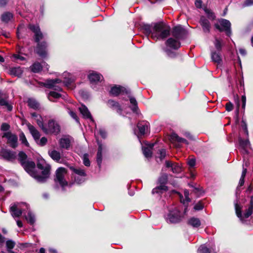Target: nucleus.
Segmentation results:
<instances>
[{
    "mask_svg": "<svg viewBox=\"0 0 253 253\" xmlns=\"http://www.w3.org/2000/svg\"><path fill=\"white\" fill-rule=\"evenodd\" d=\"M31 70L35 73H39L42 71V66L38 62H36L30 66Z\"/></svg>",
    "mask_w": 253,
    "mask_h": 253,
    "instance_id": "27",
    "label": "nucleus"
},
{
    "mask_svg": "<svg viewBox=\"0 0 253 253\" xmlns=\"http://www.w3.org/2000/svg\"><path fill=\"white\" fill-rule=\"evenodd\" d=\"M88 78L91 83H97L102 80L103 77L101 74L92 71L88 75Z\"/></svg>",
    "mask_w": 253,
    "mask_h": 253,
    "instance_id": "19",
    "label": "nucleus"
},
{
    "mask_svg": "<svg viewBox=\"0 0 253 253\" xmlns=\"http://www.w3.org/2000/svg\"><path fill=\"white\" fill-rule=\"evenodd\" d=\"M239 143L240 146L244 149L245 153H247V149L250 148L251 144L248 139L243 140L242 139H239Z\"/></svg>",
    "mask_w": 253,
    "mask_h": 253,
    "instance_id": "29",
    "label": "nucleus"
},
{
    "mask_svg": "<svg viewBox=\"0 0 253 253\" xmlns=\"http://www.w3.org/2000/svg\"><path fill=\"white\" fill-rule=\"evenodd\" d=\"M66 175L67 170L64 168H59L56 171L54 181L56 183H59L63 190L68 185V182L65 179Z\"/></svg>",
    "mask_w": 253,
    "mask_h": 253,
    "instance_id": "6",
    "label": "nucleus"
},
{
    "mask_svg": "<svg viewBox=\"0 0 253 253\" xmlns=\"http://www.w3.org/2000/svg\"><path fill=\"white\" fill-rule=\"evenodd\" d=\"M170 140L172 142L177 141V142H179V143H186V144H188L187 141L186 140H185L184 138H181V137H179L177 135V134H176L175 133H172L170 135Z\"/></svg>",
    "mask_w": 253,
    "mask_h": 253,
    "instance_id": "25",
    "label": "nucleus"
},
{
    "mask_svg": "<svg viewBox=\"0 0 253 253\" xmlns=\"http://www.w3.org/2000/svg\"><path fill=\"white\" fill-rule=\"evenodd\" d=\"M235 210L237 216L243 221L244 219L249 217L253 212V197H251L248 208L245 210L244 214H242L241 208L237 204H235Z\"/></svg>",
    "mask_w": 253,
    "mask_h": 253,
    "instance_id": "5",
    "label": "nucleus"
},
{
    "mask_svg": "<svg viewBox=\"0 0 253 253\" xmlns=\"http://www.w3.org/2000/svg\"><path fill=\"white\" fill-rule=\"evenodd\" d=\"M72 138L69 137L61 138L59 140L60 146L62 148L68 149L70 147Z\"/></svg>",
    "mask_w": 253,
    "mask_h": 253,
    "instance_id": "21",
    "label": "nucleus"
},
{
    "mask_svg": "<svg viewBox=\"0 0 253 253\" xmlns=\"http://www.w3.org/2000/svg\"><path fill=\"white\" fill-rule=\"evenodd\" d=\"M243 171L242 173L241 177H245L246 174L247 173V169L244 168V165H243Z\"/></svg>",
    "mask_w": 253,
    "mask_h": 253,
    "instance_id": "63",
    "label": "nucleus"
},
{
    "mask_svg": "<svg viewBox=\"0 0 253 253\" xmlns=\"http://www.w3.org/2000/svg\"><path fill=\"white\" fill-rule=\"evenodd\" d=\"M215 28L220 32H225L228 36L231 35V23L228 20L221 19L214 24Z\"/></svg>",
    "mask_w": 253,
    "mask_h": 253,
    "instance_id": "9",
    "label": "nucleus"
},
{
    "mask_svg": "<svg viewBox=\"0 0 253 253\" xmlns=\"http://www.w3.org/2000/svg\"><path fill=\"white\" fill-rule=\"evenodd\" d=\"M129 98L130 103L131 105V106L130 107L131 109L132 110V111L133 112H136V111L138 109V106H137V102L136 99H135V98L131 97V96H129Z\"/></svg>",
    "mask_w": 253,
    "mask_h": 253,
    "instance_id": "31",
    "label": "nucleus"
},
{
    "mask_svg": "<svg viewBox=\"0 0 253 253\" xmlns=\"http://www.w3.org/2000/svg\"><path fill=\"white\" fill-rule=\"evenodd\" d=\"M205 12L207 14L208 18L210 19L213 20L215 19V16L214 13L210 9H209L207 8L205 9Z\"/></svg>",
    "mask_w": 253,
    "mask_h": 253,
    "instance_id": "45",
    "label": "nucleus"
},
{
    "mask_svg": "<svg viewBox=\"0 0 253 253\" xmlns=\"http://www.w3.org/2000/svg\"><path fill=\"white\" fill-rule=\"evenodd\" d=\"M200 23L202 27L203 30L205 33H210L211 24L209 21L205 17L201 16Z\"/></svg>",
    "mask_w": 253,
    "mask_h": 253,
    "instance_id": "18",
    "label": "nucleus"
},
{
    "mask_svg": "<svg viewBox=\"0 0 253 253\" xmlns=\"http://www.w3.org/2000/svg\"><path fill=\"white\" fill-rule=\"evenodd\" d=\"M38 141H39L38 144L42 146L45 145L46 144V143L47 142V139L46 137H42L41 138V139L40 140H39Z\"/></svg>",
    "mask_w": 253,
    "mask_h": 253,
    "instance_id": "53",
    "label": "nucleus"
},
{
    "mask_svg": "<svg viewBox=\"0 0 253 253\" xmlns=\"http://www.w3.org/2000/svg\"><path fill=\"white\" fill-rule=\"evenodd\" d=\"M61 96V94L54 91H50L48 95V99L50 101H54L53 99L59 98Z\"/></svg>",
    "mask_w": 253,
    "mask_h": 253,
    "instance_id": "37",
    "label": "nucleus"
},
{
    "mask_svg": "<svg viewBox=\"0 0 253 253\" xmlns=\"http://www.w3.org/2000/svg\"><path fill=\"white\" fill-rule=\"evenodd\" d=\"M22 166L25 170L39 182H45L49 177L50 166L43 160H39L37 163V167L42 170L41 175L39 174L35 170L36 165L33 161L23 162Z\"/></svg>",
    "mask_w": 253,
    "mask_h": 253,
    "instance_id": "1",
    "label": "nucleus"
},
{
    "mask_svg": "<svg viewBox=\"0 0 253 253\" xmlns=\"http://www.w3.org/2000/svg\"><path fill=\"white\" fill-rule=\"evenodd\" d=\"M61 80L58 79L54 80H47L46 81L44 86L49 88L53 89L58 91H61L62 88L58 84L61 83Z\"/></svg>",
    "mask_w": 253,
    "mask_h": 253,
    "instance_id": "11",
    "label": "nucleus"
},
{
    "mask_svg": "<svg viewBox=\"0 0 253 253\" xmlns=\"http://www.w3.org/2000/svg\"><path fill=\"white\" fill-rule=\"evenodd\" d=\"M72 170L77 174L84 177L86 175L85 172L83 169L80 168H72Z\"/></svg>",
    "mask_w": 253,
    "mask_h": 253,
    "instance_id": "40",
    "label": "nucleus"
},
{
    "mask_svg": "<svg viewBox=\"0 0 253 253\" xmlns=\"http://www.w3.org/2000/svg\"><path fill=\"white\" fill-rule=\"evenodd\" d=\"M18 156H19V161H20L21 165H22L23 162L27 161L26 160V158H27V155L24 152H19Z\"/></svg>",
    "mask_w": 253,
    "mask_h": 253,
    "instance_id": "46",
    "label": "nucleus"
},
{
    "mask_svg": "<svg viewBox=\"0 0 253 253\" xmlns=\"http://www.w3.org/2000/svg\"><path fill=\"white\" fill-rule=\"evenodd\" d=\"M158 154L159 158L161 160H162L166 156V150L164 149H160L159 150Z\"/></svg>",
    "mask_w": 253,
    "mask_h": 253,
    "instance_id": "47",
    "label": "nucleus"
},
{
    "mask_svg": "<svg viewBox=\"0 0 253 253\" xmlns=\"http://www.w3.org/2000/svg\"><path fill=\"white\" fill-rule=\"evenodd\" d=\"M42 131L46 134H57L60 131V127L57 122L53 120L48 121L47 125L43 127Z\"/></svg>",
    "mask_w": 253,
    "mask_h": 253,
    "instance_id": "7",
    "label": "nucleus"
},
{
    "mask_svg": "<svg viewBox=\"0 0 253 253\" xmlns=\"http://www.w3.org/2000/svg\"><path fill=\"white\" fill-rule=\"evenodd\" d=\"M253 4V0H246L244 4L245 6H250Z\"/></svg>",
    "mask_w": 253,
    "mask_h": 253,
    "instance_id": "60",
    "label": "nucleus"
},
{
    "mask_svg": "<svg viewBox=\"0 0 253 253\" xmlns=\"http://www.w3.org/2000/svg\"><path fill=\"white\" fill-rule=\"evenodd\" d=\"M27 102L28 106L30 108H33L34 109H37L39 107V104L34 99L29 98Z\"/></svg>",
    "mask_w": 253,
    "mask_h": 253,
    "instance_id": "32",
    "label": "nucleus"
},
{
    "mask_svg": "<svg viewBox=\"0 0 253 253\" xmlns=\"http://www.w3.org/2000/svg\"><path fill=\"white\" fill-rule=\"evenodd\" d=\"M69 77L68 78H65V80L64 81V84L68 87L75 80L74 77H73L71 75L69 74Z\"/></svg>",
    "mask_w": 253,
    "mask_h": 253,
    "instance_id": "41",
    "label": "nucleus"
},
{
    "mask_svg": "<svg viewBox=\"0 0 253 253\" xmlns=\"http://www.w3.org/2000/svg\"><path fill=\"white\" fill-rule=\"evenodd\" d=\"M174 164H173L170 161H166V166L168 168H172Z\"/></svg>",
    "mask_w": 253,
    "mask_h": 253,
    "instance_id": "64",
    "label": "nucleus"
},
{
    "mask_svg": "<svg viewBox=\"0 0 253 253\" xmlns=\"http://www.w3.org/2000/svg\"><path fill=\"white\" fill-rule=\"evenodd\" d=\"M186 31L181 26L174 27L172 31V35L177 39H182L186 34Z\"/></svg>",
    "mask_w": 253,
    "mask_h": 253,
    "instance_id": "13",
    "label": "nucleus"
},
{
    "mask_svg": "<svg viewBox=\"0 0 253 253\" xmlns=\"http://www.w3.org/2000/svg\"><path fill=\"white\" fill-rule=\"evenodd\" d=\"M83 163L86 166L88 167L90 166V161L88 159V155L87 154H84L83 156Z\"/></svg>",
    "mask_w": 253,
    "mask_h": 253,
    "instance_id": "48",
    "label": "nucleus"
},
{
    "mask_svg": "<svg viewBox=\"0 0 253 253\" xmlns=\"http://www.w3.org/2000/svg\"><path fill=\"white\" fill-rule=\"evenodd\" d=\"M68 113L70 114V115L71 116V117L72 118H73L74 119H75L76 120V121L78 123H79V119H78L76 114L74 112L70 110V109H68Z\"/></svg>",
    "mask_w": 253,
    "mask_h": 253,
    "instance_id": "52",
    "label": "nucleus"
},
{
    "mask_svg": "<svg viewBox=\"0 0 253 253\" xmlns=\"http://www.w3.org/2000/svg\"><path fill=\"white\" fill-rule=\"evenodd\" d=\"M166 220L167 222L170 223L179 222L181 220L180 211L177 209L170 211L166 216Z\"/></svg>",
    "mask_w": 253,
    "mask_h": 253,
    "instance_id": "10",
    "label": "nucleus"
},
{
    "mask_svg": "<svg viewBox=\"0 0 253 253\" xmlns=\"http://www.w3.org/2000/svg\"><path fill=\"white\" fill-rule=\"evenodd\" d=\"M98 149L97 153V163L99 167H100L102 160V152L103 148L102 145L100 143L98 142Z\"/></svg>",
    "mask_w": 253,
    "mask_h": 253,
    "instance_id": "28",
    "label": "nucleus"
},
{
    "mask_svg": "<svg viewBox=\"0 0 253 253\" xmlns=\"http://www.w3.org/2000/svg\"><path fill=\"white\" fill-rule=\"evenodd\" d=\"M28 128L30 131V132L32 134L33 138L36 141L39 140L40 137V134L39 131L30 124H27Z\"/></svg>",
    "mask_w": 253,
    "mask_h": 253,
    "instance_id": "22",
    "label": "nucleus"
},
{
    "mask_svg": "<svg viewBox=\"0 0 253 253\" xmlns=\"http://www.w3.org/2000/svg\"><path fill=\"white\" fill-rule=\"evenodd\" d=\"M37 121V123L38 126L43 130V127H44L45 125H43L42 122V119L41 116H40L38 118L36 119Z\"/></svg>",
    "mask_w": 253,
    "mask_h": 253,
    "instance_id": "51",
    "label": "nucleus"
},
{
    "mask_svg": "<svg viewBox=\"0 0 253 253\" xmlns=\"http://www.w3.org/2000/svg\"><path fill=\"white\" fill-rule=\"evenodd\" d=\"M166 44L167 46L174 49H177L180 46V42L178 39H174L172 38L168 39L166 42Z\"/></svg>",
    "mask_w": 253,
    "mask_h": 253,
    "instance_id": "17",
    "label": "nucleus"
},
{
    "mask_svg": "<svg viewBox=\"0 0 253 253\" xmlns=\"http://www.w3.org/2000/svg\"><path fill=\"white\" fill-rule=\"evenodd\" d=\"M99 133L103 138H105L106 137V132L105 130L103 129H100L99 130Z\"/></svg>",
    "mask_w": 253,
    "mask_h": 253,
    "instance_id": "58",
    "label": "nucleus"
},
{
    "mask_svg": "<svg viewBox=\"0 0 253 253\" xmlns=\"http://www.w3.org/2000/svg\"><path fill=\"white\" fill-rule=\"evenodd\" d=\"M9 125L6 123H3L1 126V129L3 131H6L9 128Z\"/></svg>",
    "mask_w": 253,
    "mask_h": 253,
    "instance_id": "56",
    "label": "nucleus"
},
{
    "mask_svg": "<svg viewBox=\"0 0 253 253\" xmlns=\"http://www.w3.org/2000/svg\"><path fill=\"white\" fill-rule=\"evenodd\" d=\"M168 182V175L166 174H162L158 179V183L160 185L152 190L153 194L155 193H163L168 190V187L166 186Z\"/></svg>",
    "mask_w": 253,
    "mask_h": 253,
    "instance_id": "8",
    "label": "nucleus"
},
{
    "mask_svg": "<svg viewBox=\"0 0 253 253\" xmlns=\"http://www.w3.org/2000/svg\"><path fill=\"white\" fill-rule=\"evenodd\" d=\"M15 245V243L11 240H8L6 242V246L8 251H11Z\"/></svg>",
    "mask_w": 253,
    "mask_h": 253,
    "instance_id": "42",
    "label": "nucleus"
},
{
    "mask_svg": "<svg viewBox=\"0 0 253 253\" xmlns=\"http://www.w3.org/2000/svg\"><path fill=\"white\" fill-rule=\"evenodd\" d=\"M196 161L195 159H190L188 161V164L191 167H193L195 165Z\"/></svg>",
    "mask_w": 253,
    "mask_h": 253,
    "instance_id": "59",
    "label": "nucleus"
},
{
    "mask_svg": "<svg viewBox=\"0 0 253 253\" xmlns=\"http://www.w3.org/2000/svg\"><path fill=\"white\" fill-rule=\"evenodd\" d=\"M0 105L5 106L9 111H11L13 108L12 106L9 104L5 98H0Z\"/></svg>",
    "mask_w": 253,
    "mask_h": 253,
    "instance_id": "33",
    "label": "nucleus"
},
{
    "mask_svg": "<svg viewBox=\"0 0 253 253\" xmlns=\"http://www.w3.org/2000/svg\"><path fill=\"white\" fill-rule=\"evenodd\" d=\"M170 30V27L163 22L155 23L151 37L155 41L164 40L169 35Z\"/></svg>",
    "mask_w": 253,
    "mask_h": 253,
    "instance_id": "3",
    "label": "nucleus"
},
{
    "mask_svg": "<svg viewBox=\"0 0 253 253\" xmlns=\"http://www.w3.org/2000/svg\"><path fill=\"white\" fill-rule=\"evenodd\" d=\"M171 170L174 173H179L181 171V168L177 165L174 164L171 168Z\"/></svg>",
    "mask_w": 253,
    "mask_h": 253,
    "instance_id": "50",
    "label": "nucleus"
},
{
    "mask_svg": "<svg viewBox=\"0 0 253 253\" xmlns=\"http://www.w3.org/2000/svg\"><path fill=\"white\" fill-rule=\"evenodd\" d=\"M23 73V71L20 67L12 68L10 70L11 75L15 77H20Z\"/></svg>",
    "mask_w": 253,
    "mask_h": 253,
    "instance_id": "30",
    "label": "nucleus"
},
{
    "mask_svg": "<svg viewBox=\"0 0 253 253\" xmlns=\"http://www.w3.org/2000/svg\"><path fill=\"white\" fill-rule=\"evenodd\" d=\"M3 137H5L7 139V143L9 146L13 148H15L18 145V138L17 136L11 132H7L4 134Z\"/></svg>",
    "mask_w": 253,
    "mask_h": 253,
    "instance_id": "12",
    "label": "nucleus"
},
{
    "mask_svg": "<svg viewBox=\"0 0 253 253\" xmlns=\"http://www.w3.org/2000/svg\"><path fill=\"white\" fill-rule=\"evenodd\" d=\"M107 105L109 107L116 110L120 115L122 114V109L118 102L113 100H109L108 101Z\"/></svg>",
    "mask_w": 253,
    "mask_h": 253,
    "instance_id": "20",
    "label": "nucleus"
},
{
    "mask_svg": "<svg viewBox=\"0 0 253 253\" xmlns=\"http://www.w3.org/2000/svg\"><path fill=\"white\" fill-rule=\"evenodd\" d=\"M198 253H210V252L209 249L205 245H202L198 249Z\"/></svg>",
    "mask_w": 253,
    "mask_h": 253,
    "instance_id": "43",
    "label": "nucleus"
},
{
    "mask_svg": "<svg viewBox=\"0 0 253 253\" xmlns=\"http://www.w3.org/2000/svg\"><path fill=\"white\" fill-rule=\"evenodd\" d=\"M202 0H196L195 2V6L197 8H200L202 6Z\"/></svg>",
    "mask_w": 253,
    "mask_h": 253,
    "instance_id": "61",
    "label": "nucleus"
},
{
    "mask_svg": "<svg viewBox=\"0 0 253 253\" xmlns=\"http://www.w3.org/2000/svg\"><path fill=\"white\" fill-rule=\"evenodd\" d=\"M222 40L221 39H219L217 38H215V41L214 42V44L216 48V49L218 51H220L222 48Z\"/></svg>",
    "mask_w": 253,
    "mask_h": 253,
    "instance_id": "39",
    "label": "nucleus"
},
{
    "mask_svg": "<svg viewBox=\"0 0 253 253\" xmlns=\"http://www.w3.org/2000/svg\"><path fill=\"white\" fill-rule=\"evenodd\" d=\"M153 26H150L149 25H145L144 27V29L146 33L148 34H151V36L152 35V32H153Z\"/></svg>",
    "mask_w": 253,
    "mask_h": 253,
    "instance_id": "49",
    "label": "nucleus"
},
{
    "mask_svg": "<svg viewBox=\"0 0 253 253\" xmlns=\"http://www.w3.org/2000/svg\"><path fill=\"white\" fill-rule=\"evenodd\" d=\"M13 17V14L9 12L4 13L1 15V20L4 22H8Z\"/></svg>",
    "mask_w": 253,
    "mask_h": 253,
    "instance_id": "36",
    "label": "nucleus"
},
{
    "mask_svg": "<svg viewBox=\"0 0 253 253\" xmlns=\"http://www.w3.org/2000/svg\"><path fill=\"white\" fill-rule=\"evenodd\" d=\"M153 146H154V144H152V145H151L150 148H148V147H143L142 148L143 153L144 155L146 158L151 157L152 154L151 149Z\"/></svg>",
    "mask_w": 253,
    "mask_h": 253,
    "instance_id": "35",
    "label": "nucleus"
},
{
    "mask_svg": "<svg viewBox=\"0 0 253 253\" xmlns=\"http://www.w3.org/2000/svg\"><path fill=\"white\" fill-rule=\"evenodd\" d=\"M225 107L226 110L228 112L232 110L233 108V104L230 102L226 103Z\"/></svg>",
    "mask_w": 253,
    "mask_h": 253,
    "instance_id": "55",
    "label": "nucleus"
},
{
    "mask_svg": "<svg viewBox=\"0 0 253 253\" xmlns=\"http://www.w3.org/2000/svg\"><path fill=\"white\" fill-rule=\"evenodd\" d=\"M79 109L84 118L90 119L92 121L93 120L89 111L85 105H82L79 108Z\"/></svg>",
    "mask_w": 253,
    "mask_h": 253,
    "instance_id": "23",
    "label": "nucleus"
},
{
    "mask_svg": "<svg viewBox=\"0 0 253 253\" xmlns=\"http://www.w3.org/2000/svg\"><path fill=\"white\" fill-rule=\"evenodd\" d=\"M19 138L20 140L21 141V143L23 144H24L26 146H29V143L27 140V139L24 135V134L23 132H21L19 134Z\"/></svg>",
    "mask_w": 253,
    "mask_h": 253,
    "instance_id": "44",
    "label": "nucleus"
},
{
    "mask_svg": "<svg viewBox=\"0 0 253 253\" xmlns=\"http://www.w3.org/2000/svg\"><path fill=\"white\" fill-rule=\"evenodd\" d=\"M137 127L140 134L144 135L149 131V124L147 121L139 122L137 124Z\"/></svg>",
    "mask_w": 253,
    "mask_h": 253,
    "instance_id": "16",
    "label": "nucleus"
},
{
    "mask_svg": "<svg viewBox=\"0 0 253 253\" xmlns=\"http://www.w3.org/2000/svg\"><path fill=\"white\" fill-rule=\"evenodd\" d=\"M184 196L185 197V200L186 202H189L190 201V199L189 198V192L187 190L184 191Z\"/></svg>",
    "mask_w": 253,
    "mask_h": 253,
    "instance_id": "62",
    "label": "nucleus"
},
{
    "mask_svg": "<svg viewBox=\"0 0 253 253\" xmlns=\"http://www.w3.org/2000/svg\"><path fill=\"white\" fill-rule=\"evenodd\" d=\"M25 218L31 224L35 222V216L30 211H28L27 215H25Z\"/></svg>",
    "mask_w": 253,
    "mask_h": 253,
    "instance_id": "38",
    "label": "nucleus"
},
{
    "mask_svg": "<svg viewBox=\"0 0 253 253\" xmlns=\"http://www.w3.org/2000/svg\"><path fill=\"white\" fill-rule=\"evenodd\" d=\"M13 57L16 60H20V61H24L25 58L23 56H21L19 54H14Z\"/></svg>",
    "mask_w": 253,
    "mask_h": 253,
    "instance_id": "57",
    "label": "nucleus"
},
{
    "mask_svg": "<svg viewBox=\"0 0 253 253\" xmlns=\"http://www.w3.org/2000/svg\"><path fill=\"white\" fill-rule=\"evenodd\" d=\"M48 154L53 160L56 162H59L61 159L60 152L56 150L49 151Z\"/></svg>",
    "mask_w": 253,
    "mask_h": 253,
    "instance_id": "26",
    "label": "nucleus"
},
{
    "mask_svg": "<svg viewBox=\"0 0 253 253\" xmlns=\"http://www.w3.org/2000/svg\"><path fill=\"white\" fill-rule=\"evenodd\" d=\"M211 59L213 62L217 63L218 64H219L221 61V58L219 53L215 51L212 52Z\"/></svg>",
    "mask_w": 253,
    "mask_h": 253,
    "instance_id": "34",
    "label": "nucleus"
},
{
    "mask_svg": "<svg viewBox=\"0 0 253 253\" xmlns=\"http://www.w3.org/2000/svg\"><path fill=\"white\" fill-rule=\"evenodd\" d=\"M188 224L194 228H198L201 225V221L199 218L193 217L188 220Z\"/></svg>",
    "mask_w": 253,
    "mask_h": 253,
    "instance_id": "24",
    "label": "nucleus"
},
{
    "mask_svg": "<svg viewBox=\"0 0 253 253\" xmlns=\"http://www.w3.org/2000/svg\"><path fill=\"white\" fill-rule=\"evenodd\" d=\"M29 29L35 34L34 38L35 42H38V45L36 49V52L40 56L44 57L46 55V43L44 42L40 43L39 41L43 38V34L40 30L38 25L30 24Z\"/></svg>",
    "mask_w": 253,
    "mask_h": 253,
    "instance_id": "2",
    "label": "nucleus"
},
{
    "mask_svg": "<svg viewBox=\"0 0 253 253\" xmlns=\"http://www.w3.org/2000/svg\"><path fill=\"white\" fill-rule=\"evenodd\" d=\"M29 206L24 203H17L11 206L10 211L13 217H19L22 213L28 211Z\"/></svg>",
    "mask_w": 253,
    "mask_h": 253,
    "instance_id": "4",
    "label": "nucleus"
},
{
    "mask_svg": "<svg viewBox=\"0 0 253 253\" xmlns=\"http://www.w3.org/2000/svg\"><path fill=\"white\" fill-rule=\"evenodd\" d=\"M203 205L202 203L199 202L197 204H196L194 206V209L196 211H200L203 209Z\"/></svg>",
    "mask_w": 253,
    "mask_h": 253,
    "instance_id": "54",
    "label": "nucleus"
},
{
    "mask_svg": "<svg viewBox=\"0 0 253 253\" xmlns=\"http://www.w3.org/2000/svg\"><path fill=\"white\" fill-rule=\"evenodd\" d=\"M0 155L4 159L8 161L14 160L16 157V154L15 152L4 149L0 151Z\"/></svg>",
    "mask_w": 253,
    "mask_h": 253,
    "instance_id": "14",
    "label": "nucleus"
},
{
    "mask_svg": "<svg viewBox=\"0 0 253 253\" xmlns=\"http://www.w3.org/2000/svg\"><path fill=\"white\" fill-rule=\"evenodd\" d=\"M110 93L113 96H117L121 93H126V94H129L130 91L129 90L126 89L124 87L120 85H115L111 88Z\"/></svg>",
    "mask_w": 253,
    "mask_h": 253,
    "instance_id": "15",
    "label": "nucleus"
}]
</instances>
